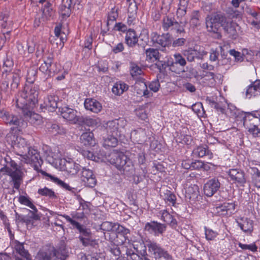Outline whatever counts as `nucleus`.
Segmentation results:
<instances>
[{"instance_id": "nucleus-38", "label": "nucleus", "mask_w": 260, "mask_h": 260, "mask_svg": "<svg viewBox=\"0 0 260 260\" xmlns=\"http://www.w3.org/2000/svg\"><path fill=\"white\" fill-rule=\"evenodd\" d=\"M201 16L199 11H193L190 16V24L192 27H197L201 24Z\"/></svg>"}, {"instance_id": "nucleus-12", "label": "nucleus", "mask_w": 260, "mask_h": 260, "mask_svg": "<svg viewBox=\"0 0 260 260\" xmlns=\"http://www.w3.org/2000/svg\"><path fill=\"white\" fill-rule=\"evenodd\" d=\"M151 38L153 43L157 44L162 47H169L172 43L171 37L169 33L160 35L153 32L151 34Z\"/></svg>"}, {"instance_id": "nucleus-14", "label": "nucleus", "mask_w": 260, "mask_h": 260, "mask_svg": "<svg viewBox=\"0 0 260 260\" xmlns=\"http://www.w3.org/2000/svg\"><path fill=\"white\" fill-rule=\"evenodd\" d=\"M61 163H63L62 170L70 175H76L81 168L79 164L76 163L71 158H68V160L64 159L61 161Z\"/></svg>"}, {"instance_id": "nucleus-19", "label": "nucleus", "mask_w": 260, "mask_h": 260, "mask_svg": "<svg viewBox=\"0 0 260 260\" xmlns=\"http://www.w3.org/2000/svg\"><path fill=\"white\" fill-rule=\"evenodd\" d=\"M229 175L231 179L237 183L241 186H243L246 182V178L245 177L244 173L239 169H231L229 171Z\"/></svg>"}, {"instance_id": "nucleus-43", "label": "nucleus", "mask_w": 260, "mask_h": 260, "mask_svg": "<svg viewBox=\"0 0 260 260\" xmlns=\"http://www.w3.org/2000/svg\"><path fill=\"white\" fill-rule=\"evenodd\" d=\"M139 42L137 43L138 45L144 50L145 46L147 45L149 40L148 33L145 30H143L139 37Z\"/></svg>"}, {"instance_id": "nucleus-23", "label": "nucleus", "mask_w": 260, "mask_h": 260, "mask_svg": "<svg viewBox=\"0 0 260 260\" xmlns=\"http://www.w3.org/2000/svg\"><path fill=\"white\" fill-rule=\"evenodd\" d=\"M246 95L249 98L260 95V80L255 81L248 87Z\"/></svg>"}, {"instance_id": "nucleus-29", "label": "nucleus", "mask_w": 260, "mask_h": 260, "mask_svg": "<svg viewBox=\"0 0 260 260\" xmlns=\"http://www.w3.org/2000/svg\"><path fill=\"white\" fill-rule=\"evenodd\" d=\"M78 122L88 126L94 127L99 124V120L98 118L81 116L79 117Z\"/></svg>"}, {"instance_id": "nucleus-50", "label": "nucleus", "mask_w": 260, "mask_h": 260, "mask_svg": "<svg viewBox=\"0 0 260 260\" xmlns=\"http://www.w3.org/2000/svg\"><path fill=\"white\" fill-rule=\"evenodd\" d=\"M206 102L211 106V107L214 108L217 110V111H219L222 113H224V109L220 105L219 103L216 102L209 98H207L206 99Z\"/></svg>"}, {"instance_id": "nucleus-18", "label": "nucleus", "mask_w": 260, "mask_h": 260, "mask_svg": "<svg viewBox=\"0 0 260 260\" xmlns=\"http://www.w3.org/2000/svg\"><path fill=\"white\" fill-rule=\"evenodd\" d=\"M235 209V204L234 203H224L223 204L216 207L214 210V211L219 216H225L233 213Z\"/></svg>"}, {"instance_id": "nucleus-58", "label": "nucleus", "mask_w": 260, "mask_h": 260, "mask_svg": "<svg viewBox=\"0 0 260 260\" xmlns=\"http://www.w3.org/2000/svg\"><path fill=\"white\" fill-rule=\"evenodd\" d=\"M238 245L239 247L244 250H249L253 252L256 251L257 250V247L255 244H246L239 242Z\"/></svg>"}, {"instance_id": "nucleus-63", "label": "nucleus", "mask_w": 260, "mask_h": 260, "mask_svg": "<svg viewBox=\"0 0 260 260\" xmlns=\"http://www.w3.org/2000/svg\"><path fill=\"white\" fill-rule=\"evenodd\" d=\"M149 89L153 92H157L160 87V83L158 80L152 81L148 84Z\"/></svg>"}, {"instance_id": "nucleus-61", "label": "nucleus", "mask_w": 260, "mask_h": 260, "mask_svg": "<svg viewBox=\"0 0 260 260\" xmlns=\"http://www.w3.org/2000/svg\"><path fill=\"white\" fill-rule=\"evenodd\" d=\"M173 0H162L161 9L167 13L170 10Z\"/></svg>"}, {"instance_id": "nucleus-60", "label": "nucleus", "mask_w": 260, "mask_h": 260, "mask_svg": "<svg viewBox=\"0 0 260 260\" xmlns=\"http://www.w3.org/2000/svg\"><path fill=\"white\" fill-rule=\"evenodd\" d=\"M162 218H164V220L167 223H169L170 221V223L173 225L176 224L177 222L175 219H173L172 218V216L168 213L167 211L164 212L162 215Z\"/></svg>"}, {"instance_id": "nucleus-2", "label": "nucleus", "mask_w": 260, "mask_h": 260, "mask_svg": "<svg viewBox=\"0 0 260 260\" xmlns=\"http://www.w3.org/2000/svg\"><path fill=\"white\" fill-rule=\"evenodd\" d=\"M18 143L16 147L21 154L20 155L25 160L27 164H30L34 166V169L38 170L43 164L40 153L37 149L29 146L24 139L17 138Z\"/></svg>"}, {"instance_id": "nucleus-13", "label": "nucleus", "mask_w": 260, "mask_h": 260, "mask_svg": "<svg viewBox=\"0 0 260 260\" xmlns=\"http://www.w3.org/2000/svg\"><path fill=\"white\" fill-rule=\"evenodd\" d=\"M81 180L87 187H93L96 183V180L92 171L86 168H82Z\"/></svg>"}, {"instance_id": "nucleus-27", "label": "nucleus", "mask_w": 260, "mask_h": 260, "mask_svg": "<svg viewBox=\"0 0 260 260\" xmlns=\"http://www.w3.org/2000/svg\"><path fill=\"white\" fill-rule=\"evenodd\" d=\"M80 139L81 143L85 146H94L95 144L94 135L92 132L83 133Z\"/></svg>"}, {"instance_id": "nucleus-17", "label": "nucleus", "mask_w": 260, "mask_h": 260, "mask_svg": "<svg viewBox=\"0 0 260 260\" xmlns=\"http://www.w3.org/2000/svg\"><path fill=\"white\" fill-rule=\"evenodd\" d=\"M166 226L156 221H151L147 222L145 226V230L155 235L162 234L166 230Z\"/></svg>"}, {"instance_id": "nucleus-49", "label": "nucleus", "mask_w": 260, "mask_h": 260, "mask_svg": "<svg viewBox=\"0 0 260 260\" xmlns=\"http://www.w3.org/2000/svg\"><path fill=\"white\" fill-rule=\"evenodd\" d=\"M252 183L257 187L260 188V171L255 168H252Z\"/></svg>"}, {"instance_id": "nucleus-46", "label": "nucleus", "mask_w": 260, "mask_h": 260, "mask_svg": "<svg viewBox=\"0 0 260 260\" xmlns=\"http://www.w3.org/2000/svg\"><path fill=\"white\" fill-rule=\"evenodd\" d=\"M80 241L82 245L85 246H91L95 247V245H98L97 241L92 238V236L90 237L83 238L82 237H79Z\"/></svg>"}, {"instance_id": "nucleus-40", "label": "nucleus", "mask_w": 260, "mask_h": 260, "mask_svg": "<svg viewBox=\"0 0 260 260\" xmlns=\"http://www.w3.org/2000/svg\"><path fill=\"white\" fill-rule=\"evenodd\" d=\"M115 135H111L108 136L107 138L104 139V146L106 147H116L118 144V140L117 137Z\"/></svg>"}, {"instance_id": "nucleus-33", "label": "nucleus", "mask_w": 260, "mask_h": 260, "mask_svg": "<svg viewBox=\"0 0 260 260\" xmlns=\"http://www.w3.org/2000/svg\"><path fill=\"white\" fill-rule=\"evenodd\" d=\"M193 153L200 157L204 156H209V158L212 157V153L208 150V146L205 145L198 146L193 150Z\"/></svg>"}, {"instance_id": "nucleus-32", "label": "nucleus", "mask_w": 260, "mask_h": 260, "mask_svg": "<svg viewBox=\"0 0 260 260\" xmlns=\"http://www.w3.org/2000/svg\"><path fill=\"white\" fill-rule=\"evenodd\" d=\"M236 24L232 22L228 21L223 29L229 35V37L232 39H235L237 36V32L236 29Z\"/></svg>"}, {"instance_id": "nucleus-11", "label": "nucleus", "mask_w": 260, "mask_h": 260, "mask_svg": "<svg viewBox=\"0 0 260 260\" xmlns=\"http://www.w3.org/2000/svg\"><path fill=\"white\" fill-rule=\"evenodd\" d=\"M127 158V156L122 153L113 152L109 155L107 160L120 171Z\"/></svg>"}, {"instance_id": "nucleus-37", "label": "nucleus", "mask_w": 260, "mask_h": 260, "mask_svg": "<svg viewBox=\"0 0 260 260\" xmlns=\"http://www.w3.org/2000/svg\"><path fill=\"white\" fill-rule=\"evenodd\" d=\"M41 173L43 175L48 176L50 178L51 180L55 182V183L57 184L62 188L66 189L68 190H71L72 187L69 186L68 184L66 183L63 181H61V180H59L58 178L55 177L54 176H52V175L48 174L46 172L44 171H42Z\"/></svg>"}, {"instance_id": "nucleus-34", "label": "nucleus", "mask_w": 260, "mask_h": 260, "mask_svg": "<svg viewBox=\"0 0 260 260\" xmlns=\"http://www.w3.org/2000/svg\"><path fill=\"white\" fill-rule=\"evenodd\" d=\"M38 68L36 66L30 67L27 70L26 82L28 84H32L37 77Z\"/></svg>"}, {"instance_id": "nucleus-44", "label": "nucleus", "mask_w": 260, "mask_h": 260, "mask_svg": "<svg viewBox=\"0 0 260 260\" xmlns=\"http://www.w3.org/2000/svg\"><path fill=\"white\" fill-rule=\"evenodd\" d=\"M79 232L80 235L79 237H82L83 238L90 237L92 236V233L91 230L86 228V226L79 223L78 225L75 228Z\"/></svg>"}, {"instance_id": "nucleus-53", "label": "nucleus", "mask_w": 260, "mask_h": 260, "mask_svg": "<svg viewBox=\"0 0 260 260\" xmlns=\"http://www.w3.org/2000/svg\"><path fill=\"white\" fill-rule=\"evenodd\" d=\"M126 254L127 256H129L131 260H145V258H148L147 257H144V259L142 256H141L137 253L134 252L133 250L127 249L126 251Z\"/></svg>"}, {"instance_id": "nucleus-30", "label": "nucleus", "mask_w": 260, "mask_h": 260, "mask_svg": "<svg viewBox=\"0 0 260 260\" xmlns=\"http://www.w3.org/2000/svg\"><path fill=\"white\" fill-rule=\"evenodd\" d=\"M14 248L18 254L26 259L29 260L30 259V254L28 251L24 248L23 243L16 240L15 241Z\"/></svg>"}, {"instance_id": "nucleus-45", "label": "nucleus", "mask_w": 260, "mask_h": 260, "mask_svg": "<svg viewBox=\"0 0 260 260\" xmlns=\"http://www.w3.org/2000/svg\"><path fill=\"white\" fill-rule=\"evenodd\" d=\"M145 53L147 59L151 60L154 58L155 60L159 59V53L156 49L148 48L146 50Z\"/></svg>"}, {"instance_id": "nucleus-52", "label": "nucleus", "mask_w": 260, "mask_h": 260, "mask_svg": "<svg viewBox=\"0 0 260 260\" xmlns=\"http://www.w3.org/2000/svg\"><path fill=\"white\" fill-rule=\"evenodd\" d=\"M175 21L174 18H169L168 16L164 17L162 24L164 30H168L170 28H172Z\"/></svg>"}, {"instance_id": "nucleus-55", "label": "nucleus", "mask_w": 260, "mask_h": 260, "mask_svg": "<svg viewBox=\"0 0 260 260\" xmlns=\"http://www.w3.org/2000/svg\"><path fill=\"white\" fill-rule=\"evenodd\" d=\"M115 225H116L112 222L105 221L101 224L100 229L103 231L110 232L113 231V229Z\"/></svg>"}, {"instance_id": "nucleus-24", "label": "nucleus", "mask_w": 260, "mask_h": 260, "mask_svg": "<svg viewBox=\"0 0 260 260\" xmlns=\"http://www.w3.org/2000/svg\"><path fill=\"white\" fill-rule=\"evenodd\" d=\"M237 223L245 233H250L253 231V221L250 219L242 217L238 219Z\"/></svg>"}, {"instance_id": "nucleus-35", "label": "nucleus", "mask_w": 260, "mask_h": 260, "mask_svg": "<svg viewBox=\"0 0 260 260\" xmlns=\"http://www.w3.org/2000/svg\"><path fill=\"white\" fill-rule=\"evenodd\" d=\"M183 54L188 61L192 62L196 58L199 57L200 53L197 50L189 48V49L184 50Z\"/></svg>"}, {"instance_id": "nucleus-39", "label": "nucleus", "mask_w": 260, "mask_h": 260, "mask_svg": "<svg viewBox=\"0 0 260 260\" xmlns=\"http://www.w3.org/2000/svg\"><path fill=\"white\" fill-rule=\"evenodd\" d=\"M20 171H20H16V170L12 171L11 169L7 167L0 168V172H5L9 174L12 178L13 181L20 179V175L19 174Z\"/></svg>"}, {"instance_id": "nucleus-56", "label": "nucleus", "mask_w": 260, "mask_h": 260, "mask_svg": "<svg viewBox=\"0 0 260 260\" xmlns=\"http://www.w3.org/2000/svg\"><path fill=\"white\" fill-rule=\"evenodd\" d=\"M165 200L166 202L174 206L176 203V198L175 195L171 191H168L165 195Z\"/></svg>"}, {"instance_id": "nucleus-15", "label": "nucleus", "mask_w": 260, "mask_h": 260, "mask_svg": "<svg viewBox=\"0 0 260 260\" xmlns=\"http://www.w3.org/2000/svg\"><path fill=\"white\" fill-rule=\"evenodd\" d=\"M220 183L217 178H213L208 180L204 185V191L207 197H212L219 190Z\"/></svg>"}, {"instance_id": "nucleus-48", "label": "nucleus", "mask_w": 260, "mask_h": 260, "mask_svg": "<svg viewBox=\"0 0 260 260\" xmlns=\"http://www.w3.org/2000/svg\"><path fill=\"white\" fill-rule=\"evenodd\" d=\"M22 113L24 116H29L31 122L34 124H39L41 123L42 117L41 116L33 112V110H31L30 113L27 114L24 111H22Z\"/></svg>"}, {"instance_id": "nucleus-41", "label": "nucleus", "mask_w": 260, "mask_h": 260, "mask_svg": "<svg viewBox=\"0 0 260 260\" xmlns=\"http://www.w3.org/2000/svg\"><path fill=\"white\" fill-rule=\"evenodd\" d=\"M192 138L190 135H185L180 133L177 134L176 136V141L179 143L186 145H190L192 142Z\"/></svg>"}, {"instance_id": "nucleus-42", "label": "nucleus", "mask_w": 260, "mask_h": 260, "mask_svg": "<svg viewBox=\"0 0 260 260\" xmlns=\"http://www.w3.org/2000/svg\"><path fill=\"white\" fill-rule=\"evenodd\" d=\"M186 193L190 199L194 200L199 194V187L196 185H191L186 189Z\"/></svg>"}, {"instance_id": "nucleus-1", "label": "nucleus", "mask_w": 260, "mask_h": 260, "mask_svg": "<svg viewBox=\"0 0 260 260\" xmlns=\"http://www.w3.org/2000/svg\"><path fill=\"white\" fill-rule=\"evenodd\" d=\"M39 88L36 85L26 84L16 101V106L27 114L30 113L38 103Z\"/></svg>"}, {"instance_id": "nucleus-59", "label": "nucleus", "mask_w": 260, "mask_h": 260, "mask_svg": "<svg viewBox=\"0 0 260 260\" xmlns=\"http://www.w3.org/2000/svg\"><path fill=\"white\" fill-rule=\"evenodd\" d=\"M117 10H115V8H112L108 15L107 25H109V22H114L115 21L118 17Z\"/></svg>"}, {"instance_id": "nucleus-4", "label": "nucleus", "mask_w": 260, "mask_h": 260, "mask_svg": "<svg viewBox=\"0 0 260 260\" xmlns=\"http://www.w3.org/2000/svg\"><path fill=\"white\" fill-rule=\"evenodd\" d=\"M228 21L225 15L221 12L213 13L206 18V25L208 31L215 34H218L220 28H223Z\"/></svg>"}, {"instance_id": "nucleus-47", "label": "nucleus", "mask_w": 260, "mask_h": 260, "mask_svg": "<svg viewBox=\"0 0 260 260\" xmlns=\"http://www.w3.org/2000/svg\"><path fill=\"white\" fill-rule=\"evenodd\" d=\"M38 193L41 196L48 197L51 199L57 198V196L54 192L52 189H49L46 187L43 188L39 189L38 191Z\"/></svg>"}, {"instance_id": "nucleus-8", "label": "nucleus", "mask_w": 260, "mask_h": 260, "mask_svg": "<svg viewBox=\"0 0 260 260\" xmlns=\"http://www.w3.org/2000/svg\"><path fill=\"white\" fill-rule=\"evenodd\" d=\"M147 246L148 248V251L153 254L156 258H163L164 260H172V255L156 242L149 241L147 242Z\"/></svg>"}, {"instance_id": "nucleus-26", "label": "nucleus", "mask_w": 260, "mask_h": 260, "mask_svg": "<svg viewBox=\"0 0 260 260\" xmlns=\"http://www.w3.org/2000/svg\"><path fill=\"white\" fill-rule=\"evenodd\" d=\"M125 43L130 47H134L137 42H139V39L137 37L136 31L129 29L126 33Z\"/></svg>"}, {"instance_id": "nucleus-16", "label": "nucleus", "mask_w": 260, "mask_h": 260, "mask_svg": "<svg viewBox=\"0 0 260 260\" xmlns=\"http://www.w3.org/2000/svg\"><path fill=\"white\" fill-rule=\"evenodd\" d=\"M59 112L62 117L73 123L78 122L79 117L77 115V111L68 107L59 108Z\"/></svg>"}, {"instance_id": "nucleus-7", "label": "nucleus", "mask_w": 260, "mask_h": 260, "mask_svg": "<svg viewBox=\"0 0 260 260\" xmlns=\"http://www.w3.org/2000/svg\"><path fill=\"white\" fill-rule=\"evenodd\" d=\"M52 256H55L54 260H66L69 256L68 252L64 246L60 247L57 251L54 249L52 252H39L35 260H51Z\"/></svg>"}, {"instance_id": "nucleus-28", "label": "nucleus", "mask_w": 260, "mask_h": 260, "mask_svg": "<svg viewBox=\"0 0 260 260\" xmlns=\"http://www.w3.org/2000/svg\"><path fill=\"white\" fill-rule=\"evenodd\" d=\"M124 164L122 168L120 170L121 173L127 176L133 175L135 173V169L132 161L128 158Z\"/></svg>"}, {"instance_id": "nucleus-21", "label": "nucleus", "mask_w": 260, "mask_h": 260, "mask_svg": "<svg viewBox=\"0 0 260 260\" xmlns=\"http://www.w3.org/2000/svg\"><path fill=\"white\" fill-rule=\"evenodd\" d=\"M84 107L86 109L97 113L102 109L101 104L95 99H86L84 102Z\"/></svg>"}, {"instance_id": "nucleus-54", "label": "nucleus", "mask_w": 260, "mask_h": 260, "mask_svg": "<svg viewBox=\"0 0 260 260\" xmlns=\"http://www.w3.org/2000/svg\"><path fill=\"white\" fill-rule=\"evenodd\" d=\"M142 72L141 68L138 65L135 63H131L130 73L132 77H134L140 75Z\"/></svg>"}, {"instance_id": "nucleus-5", "label": "nucleus", "mask_w": 260, "mask_h": 260, "mask_svg": "<svg viewBox=\"0 0 260 260\" xmlns=\"http://www.w3.org/2000/svg\"><path fill=\"white\" fill-rule=\"evenodd\" d=\"M0 118H2L7 124L13 125V128H11L13 131L16 128L17 131L21 132L23 128L27 126V122L20 116L11 114L6 110L0 111Z\"/></svg>"}, {"instance_id": "nucleus-57", "label": "nucleus", "mask_w": 260, "mask_h": 260, "mask_svg": "<svg viewBox=\"0 0 260 260\" xmlns=\"http://www.w3.org/2000/svg\"><path fill=\"white\" fill-rule=\"evenodd\" d=\"M60 66H58L56 63H50V66H49V76H52L54 75L55 74L59 72L60 70Z\"/></svg>"}, {"instance_id": "nucleus-6", "label": "nucleus", "mask_w": 260, "mask_h": 260, "mask_svg": "<svg viewBox=\"0 0 260 260\" xmlns=\"http://www.w3.org/2000/svg\"><path fill=\"white\" fill-rule=\"evenodd\" d=\"M173 56L174 59L173 61H168V66L170 71L177 74H181V75L184 77L190 78L186 74L187 70L184 69V67L186 64L185 58L180 53H175Z\"/></svg>"}, {"instance_id": "nucleus-51", "label": "nucleus", "mask_w": 260, "mask_h": 260, "mask_svg": "<svg viewBox=\"0 0 260 260\" xmlns=\"http://www.w3.org/2000/svg\"><path fill=\"white\" fill-rule=\"evenodd\" d=\"M53 58L52 57H48L47 59L44 61L39 68V70L43 73H46L49 76V69L50 63H52Z\"/></svg>"}, {"instance_id": "nucleus-10", "label": "nucleus", "mask_w": 260, "mask_h": 260, "mask_svg": "<svg viewBox=\"0 0 260 260\" xmlns=\"http://www.w3.org/2000/svg\"><path fill=\"white\" fill-rule=\"evenodd\" d=\"M151 132L148 128H138L132 132L131 138L134 141L141 144L149 141L151 138Z\"/></svg>"}, {"instance_id": "nucleus-22", "label": "nucleus", "mask_w": 260, "mask_h": 260, "mask_svg": "<svg viewBox=\"0 0 260 260\" xmlns=\"http://www.w3.org/2000/svg\"><path fill=\"white\" fill-rule=\"evenodd\" d=\"M0 25L2 28L6 29L8 30L4 31V35H8L12 30V21L10 19L9 15L6 13L1 12L0 13Z\"/></svg>"}, {"instance_id": "nucleus-62", "label": "nucleus", "mask_w": 260, "mask_h": 260, "mask_svg": "<svg viewBox=\"0 0 260 260\" xmlns=\"http://www.w3.org/2000/svg\"><path fill=\"white\" fill-rule=\"evenodd\" d=\"M5 160L6 165L9 164L11 167L14 170H16V171H20L21 170V167L18 166L14 160H12L11 158L9 156L7 155L5 157Z\"/></svg>"}, {"instance_id": "nucleus-36", "label": "nucleus", "mask_w": 260, "mask_h": 260, "mask_svg": "<svg viewBox=\"0 0 260 260\" xmlns=\"http://www.w3.org/2000/svg\"><path fill=\"white\" fill-rule=\"evenodd\" d=\"M128 87V85L124 83L117 82L113 86L112 91L115 95H120L124 91L127 90Z\"/></svg>"}, {"instance_id": "nucleus-3", "label": "nucleus", "mask_w": 260, "mask_h": 260, "mask_svg": "<svg viewBox=\"0 0 260 260\" xmlns=\"http://www.w3.org/2000/svg\"><path fill=\"white\" fill-rule=\"evenodd\" d=\"M19 75L14 72L9 73L3 78L0 84V94L6 99L11 93V91L16 89L19 84Z\"/></svg>"}, {"instance_id": "nucleus-31", "label": "nucleus", "mask_w": 260, "mask_h": 260, "mask_svg": "<svg viewBox=\"0 0 260 260\" xmlns=\"http://www.w3.org/2000/svg\"><path fill=\"white\" fill-rule=\"evenodd\" d=\"M58 98L54 95L48 96L45 99L44 104L48 110L54 111L57 108V101Z\"/></svg>"}, {"instance_id": "nucleus-9", "label": "nucleus", "mask_w": 260, "mask_h": 260, "mask_svg": "<svg viewBox=\"0 0 260 260\" xmlns=\"http://www.w3.org/2000/svg\"><path fill=\"white\" fill-rule=\"evenodd\" d=\"M242 117L243 125L248 129L260 126V115L257 112L254 113H247L243 114Z\"/></svg>"}, {"instance_id": "nucleus-25", "label": "nucleus", "mask_w": 260, "mask_h": 260, "mask_svg": "<svg viewBox=\"0 0 260 260\" xmlns=\"http://www.w3.org/2000/svg\"><path fill=\"white\" fill-rule=\"evenodd\" d=\"M123 120H114L108 121L106 125V129L108 133L115 136H119V122H123Z\"/></svg>"}, {"instance_id": "nucleus-64", "label": "nucleus", "mask_w": 260, "mask_h": 260, "mask_svg": "<svg viewBox=\"0 0 260 260\" xmlns=\"http://www.w3.org/2000/svg\"><path fill=\"white\" fill-rule=\"evenodd\" d=\"M206 238L208 240H213L217 235V233L214 232L212 230L207 229L205 230Z\"/></svg>"}, {"instance_id": "nucleus-20", "label": "nucleus", "mask_w": 260, "mask_h": 260, "mask_svg": "<svg viewBox=\"0 0 260 260\" xmlns=\"http://www.w3.org/2000/svg\"><path fill=\"white\" fill-rule=\"evenodd\" d=\"M54 13L52 4L49 2H47L44 5V8H42L43 17L41 18H39L38 21L37 18H36L35 24L39 26L40 23L44 22L45 20L49 19L53 15Z\"/></svg>"}]
</instances>
